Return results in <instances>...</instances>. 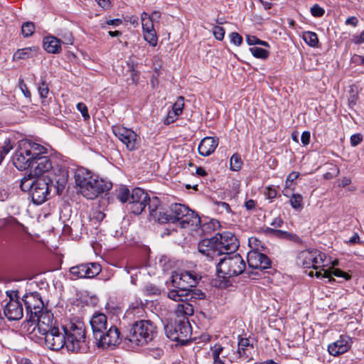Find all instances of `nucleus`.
Masks as SVG:
<instances>
[{
    "label": "nucleus",
    "instance_id": "f257e3e1",
    "mask_svg": "<svg viewBox=\"0 0 364 364\" xmlns=\"http://www.w3.org/2000/svg\"><path fill=\"white\" fill-rule=\"evenodd\" d=\"M30 171L31 173L35 176L51 171L48 179L52 184L55 183L54 188L56 194L60 195L65 190L68 179L67 168L60 164L53 162L48 156L38 154L32 161Z\"/></svg>",
    "mask_w": 364,
    "mask_h": 364
},
{
    "label": "nucleus",
    "instance_id": "f03ea898",
    "mask_svg": "<svg viewBox=\"0 0 364 364\" xmlns=\"http://www.w3.org/2000/svg\"><path fill=\"white\" fill-rule=\"evenodd\" d=\"M80 193L87 199H95L100 194L111 189L112 184L85 168H79L75 175Z\"/></svg>",
    "mask_w": 364,
    "mask_h": 364
},
{
    "label": "nucleus",
    "instance_id": "7ed1b4c3",
    "mask_svg": "<svg viewBox=\"0 0 364 364\" xmlns=\"http://www.w3.org/2000/svg\"><path fill=\"white\" fill-rule=\"evenodd\" d=\"M46 154L47 148L45 146L29 140H21L13 156V162L18 170H25L31 167L33 159L38 154Z\"/></svg>",
    "mask_w": 364,
    "mask_h": 364
},
{
    "label": "nucleus",
    "instance_id": "20e7f679",
    "mask_svg": "<svg viewBox=\"0 0 364 364\" xmlns=\"http://www.w3.org/2000/svg\"><path fill=\"white\" fill-rule=\"evenodd\" d=\"M198 279V277L191 272H174L171 276V282L174 289L168 291V297L171 300L186 299L189 294L188 289L195 287Z\"/></svg>",
    "mask_w": 364,
    "mask_h": 364
},
{
    "label": "nucleus",
    "instance_id": "39448f33",
    "mask_svg": "<svg viewBox=\"0 0 364 364\" xmlns=\"http://www.w3.org/2000/svg\"><path fill=\"white\" fill-rule=\"evenodd\" d=\"M157 334L156 326L149 320L135 322L125 340L134 346H144L151 341Z\"/></svg>",
    "mask_w": 364,
    "mask_h": 364
},
{
    "label": "nucleus",
    "instance_id": "423d86ee",
    "mask_svg": "<svg viewBox=\"0 0 364 364\" xmlns=\"http://www.w3.org/2000/svg\"><path fill=\"white\" fill-rule=\"evenodd\" d=\"M166 216V223L177 224L182 228L197 227L200 223V218L193 210L179 203L171 205Z\"/></svg>",
    "mask_w": 364,
    "mask_h": 364
},
{
    "label": "nucleus",
    "instance_id": "0eeeda50",
    "mask_svg": "<svg viewBox=\"0 0 364 364\" xmlns=\"http://www.w3.org/2000/svg\"><path fill=\"white\" fill-rule=\"evenodd\" d=\"M64 331L66 348L73 352L85 351V330L83 323L80 321L70 322L63 326Z\"/></svg>",
    "mask_w": 364,
    "mask_h": 364
},
{
    "label": "nucleus",
    "instance_id": "6e6552de",
    "mask_svg": "<svg viewBox=\"0 0 364 364\" xmlns=\"http://www.w3.org/2000/svg\"><path fill=\"white\" fill-rule=\"evenodd\" d=\"M245 269V262L238 253H227L217 264L218 275L224 278L237 276Z\"/></svg>",
    "mask_w": 364,
    "mask_h": 364
},
{
    "label": "nucleus",
    "instance_id": "1a4fd4ad",
    "mask_svg": "<svg viewBox=\"0 0 364 364\" xmlns=\"http://www.w3.org/2000/svg\"><path fill=\"white\" fill-rule=\"evenodd\" d=\"M326 255L316 249H306L301 251L296 257L299 265L304 268L317 269L324 267Z\"/></svg>",
    "mask_w": 364,
    "mask_h": 364
},
{
    "label": "nucleus",
    "instance_id": "9d476101",
    "mask_svg": "<svg viewBox=\"0 0 364 364\" xmlns=\"http://www.w3.org/2000/svg\"><path fill=\"white\" fill-rule=\"evenodd\" d=\"M112 132L129 151H135L139 147L140 137L132 129L118 125L112 127Z\"/></svg>",
    "mask_w": 364,
    "mask_h": 364
},
{
    "label": "nucleus",
    "instance_id": "9b49d317",
    "mask_svg": "<svg viewBox=\"0 0 364 364\" xmlns=\"http://www.w3.org/2000/svg\"><path fill=\"white\" fill-rule=\"evenodd\" d=\"M54 184L55 183L52 184L49 179H36V183H34V186L31 192L33 202L37 205L43 203L47 200L50 192L53 189L55 191Z\"/></svg>",
    "mask_w": 364,
    "mask_h": 364
},
{
    "label": "nucleus",
    "instance_id": "f8f14e48",
    "mask_svg": "<svg viewBox=\"0 0 364 364\" xmlns=\"http://www.w3.org/2000/svg\"><path fill=\"white\" fill-rule=\"evenodd\" d=\"M9 301L4 306V314L9 321L20 320L23 315V306L17 297V291L6 292Z\"/></svg>",
    "mask_w": 364,
    "mask_h": 364
},
{
    "label": "nucleus",
    "instance_id": "ddd939ff",
    "mask_svg": "<svg viewBox=\"0 0 364 364\" xmlns=\"http://www.w3.org/2000/svg\"><path fill=\"white\" fill-rule=\"evenodd\" d=\"M217 250H220L221 255L231 254L239 247L237 237L230 232H224L214 237Z\"/></svg>",
    "mask_w": 364,
    "mask_h": 364
},
{
    "label": "nucleus",
    "instance_id": "4468645a",
    "mask_svg": "<svg viewBox=\"0 0 364 364\" xmlns=\"http://www.w3.org/2000/svg\"><path fill=\"white\" fill-rule=\"evenodd\" d=\"M210 352L214 364H231L237 358L232 347L222 346L219 343L212 346Z\"/></svg>",
    "mask_w": 364,
    "mask_h": 364
},
{
    "label": "nucleus",
    "instance_id": "2eb2a0df",
    "mask_svg": "<svg viewBox=\"0 0 364 364\" xmlns=\"http://www.w3.org/2000/svg\"><path fill=\"white\" fill-rule=\"evenodd\" d=\"M72 279L93 278L101 272V267L97 263H86L73 266L70 268Z\"/></svg>",
    "mask_w": 364,
    "mask_h": 364
},
{
    "label": "nucleus",
    "instance_id": "dca6fc26",
    "mask_svg": "<svg viewBox=\"0 0 364 364\" xmlns=\"http://www.w3.org/2000/svg\"><path fill=\"white\" fill-rule=\"evenodd\" d=\"M46 346L50 350H58L66 347V341L64 331L56 327L50 330L44 336Z\"/></svg>",
    "mask_w": 364,
    "mask_h": 364
},
{
    "label": "nucleus",
    "instance_id": "f3484780",
    "mask_svg": "<svg viewBox=\"0 0 364 364\" xmlns=\"http://www.w3.org/2000/svg\"><path fill=\"white\" fill-rule=\"evenodd\" d=\"M24 302L27 314H30V318L38 316L41 313L44 308V304L41 295L36 292H30L23 296Z\"/></svg>",
    "mask_w": 364,
    "mask_h": 364
},
{
    "label": "nucleus",
    "instance_id": "a211bd4d",
    "mask_svg": "<svg viewBox=\"0 0 364 364\" xmlns=\"http://www.w3.org/2000/svg\"><path fill=\"white\" fill-rule=\"evenodd\" d=\"M148 193L143 189L136 188L132 190L131 200L129 202L132 213L135 215H139L147 205Z\"/></svg>",
    "mask_w": 364,
    "mask_h": 364
},
{
    "label": "nucleus",
    "instance_id": "6ab92c4d",
    "mask_svg": "<svg viewBox=\"0 0 364 364\" xmlns=\"http://www.w3.org/2000/svg\"><path fill=\"white\" fill-rule=\"evenodd\" d=\"M353 344L352 338L347 335H341L336 341L328 344L327 350L334 357H338L347 353Z\"/></svg>",
    "mask_w": 364,
    "mask_h": 364
},
{
    "label": "nucleus",
    "instance_id": "aec40b11",
    "mask_svg": "<svg viewBox=\"0 0 364 364\" xmlns=\"http://www.w3.org/2000/svg\"><path fill=\"white\" fill-rule=\"evenodd\" d=\"M98 346L107 348L116 346L120 343V333L116 326H111L106 333L97 336Z\"/></svg>",
    "mask_w": 364,
    "mask_h": 364
},
{
    "label": "nucleus",
    "instance_id": "412c9836",
    "mask_svg": "<svg viewBox=\"0 0 364 364\" xmlns=\"http://www.w3.org/2000/svg\"><path fill=\"white\" fill-rule=\"evenodd\" d=\"M30 319L37 320V330L42 336L57 327L53 323V314L48 311H42L38 316H34L33 318H30Z\"/></svg>",
    "mask_w": 364,
    "mask_h": 364
},
{
    "label": "nucleus",
    "instance_id": "4be33fe9",
    "mask_svg": "<svg viewBox=\"0 0 364 364\" xmlns=\"http://www.w3.org/2000/svg\"><path fill=\"white\" fill-rule=\"evenodd\" d=\"M247 263L252 269H265L270 267V260L263 253L257 250H251L247 254Z\"/></svg>",
    "mask_w": 364,
    "mask_h": 364
},
{
    "label": "nucleus",
    "instance_id": "5701e85b",
    "mask_svg": "<svg viewBox=\"0 0 364 364\" xmlns=\"http://www.w3.org/2000/svg\"><path fill=\"white\" fill-rule=\"evenodd\" d=\"M148 208L149 210V220L158 221L161 223H166L167 222V218L166 216V212L162 210L160 207V201L157 197H153L152 198H148Z\"/></svg>",
    "mask_w": 364,
    "mask_h": 364
},
{
    "label": "nucleus",
    "instance_id": "b1692460",
    "mask_svg": "<svg viewBox=\"0 0 364 364\" xmlns=\"http://www.w3.org/2000/svg\"><path fill=\"white\" fill-rule=\"evenodd\" d=\"M198 251L213 260L220 256V250H217L215 238L204 239L198 243Z\"/></svg>",
    "mask_w": 364,
    "mask_h": 364
},
{
    "label": "nucleus",
    "instance_id": "393cba45",
    "mask_svg": "<svg viewBox=\"0 0 364 364\" xmlns=\"http://www.w3.org/2000/svg\"><path fill=\"white\" fill-rule=\"evenodd\" d=\"M90 325L95 339H97V336L102 333L103 331L107 328V319L106 315L102 313H95L90 320Z\"/></svg>",
    "mask_w": 364,
    "mask_h": 364
},
{
    "label": "nucleus",
    "instance_id": "a878e982",
    "mask_svg": "<svg viewBox=\"0 0 364 364\" xmlns=\"http://www.w3.org/2000/svg\"><path fill=\"white\" fill-rule=\"evenodd\" d=\"M218 146V139L210 136L205 137L198 146V152L203 156H208L215 151Z\"/></svg>",
    "mask_w": 364,
    "mask_h": 364
},
{
    "label": "nucleus",
    "instance_id": "bb28decb",
    "mask_svg": "<svg viewBox=\"0 0 364 364\" xmlns=\"http://www.w3.org/2000/svg\"><path fill=\"white\" fill-rule=\"evenodd\" d=\"M188 296H186V299L182 300H174L175 301L179 302L175 309V313L177 316L187 318L188 316H191L194 313L193 306L188 301Z\"/></svg>",
    "mask_w": 364,
    "mask_h": 364
},
{
    "label": "nucleus",
    "instance_id": "cd10ccee",
    "mask_svg": "<svg viewBox=\"0 0 364 364\" xmlns=\"http://www.w3.org/2000/svg\"><path fill=\"white\" fill-rule=\"evenodd\" d=\"M175 327L178 336V341L186 340L191 335V327L187 318L176 321Z\"/></svg>",
    "mask_w": 364,
    "mask_h": 364
},
{
    "label": "nucleus",
    "instance_id": "c85d7f7f",
    "mask_svg": "<svg viewBox=\"0 0 364 364\" xmlns=\"http://www.w3.org/2000/svg\"><path fill=\"white\" fill-rule=\"evenodd\" d=\"M43 48L50 53H59L61 50V42L57 38L49 36L43 38Z\"/></svg>",
    "mask_w": 364,
    "mask_h": 364
},
{
    "label": "nucleus",
    "instance_id": "c756f323",
    "mask_svg": "<svg viewBox=\"0 0 364 364\" xmlns=\"http://www.w3.org/2000/svg\"><path fill=\"white\" fill-rule=\"evenodd\" d=\"M37 50L38 48L35 46L18 49L14 53L13 60L34 58L36 55Z\"/></svg>",
    "mask_w": 364,
    "mask_h": 364
},
{
    "label": "nucleus",
    "instance_id": "7c9ffc66",
    "mask_svg": "<svg viewBox=\"0 0 364 364\" xmlns=\"http://www.w3.org/2000/svg\"><path fill=\"white\" fill-rule=\"evenodd\" d=\"M250 341L246 338H240L238 341V349L236 353L237 358H247V351L250 347Z\"/></svg>",
    "mask_w": 364,
    "mask_h": 364
},
{
    "label": "nucleus",
    "instance_id": "2f4dec72",
    "mask_svg": "<svg viewBox=\"0 0 364 364\" xmlns=\"http://www.w3.org/2000/svg\"><path fill=\"white\" fill-rule=\"evenodd\" d=\"M31 175V173L21 180L20 188L24 192L30 191L31 193L34 186V183H36V180H34Z\"/></svg>",
    "mask_w": 364,
    "mask_h": 364
},
{
    "label": "nucleus",
    "instance_id": "473e14b6",
    "mask_svg": "<svg viewBox=\"0 0 364 364\" xmlns=\"http://www.w3.org/2000/svg\"><path fill=\"white\" fill-rule=\"evenodd\" d=\"M303 39L311 47H316L318 43L317 34L311 31H305L303 33Z\"/></svg>",
    "mask_w": 364,
    "mask_h": 364
},
{
    "label": "nucleus",
    "instance_id": "72a5a7b5",
    "mask_svg": "<svg viewBox=\"0 0 364 364\" xmlns=\"http://www.w3.org/2000/svg\"><path fill=\"white\" fill-rule=\"evenodd\" d=\"M13 149L11 139L6 138L0 142V162L3 160L6 155Z\"/></svg>",
    "mask_w": 364,
    "mask_h": 364
},
{
    "label": "nucleus",
    "instance_id": "f704fd0d",
    "mask_svg": "<svg viewBox=\"0 0 364 364\" xmlns=\"http://www.w3.org/2000/svg\"><path fill=\"white\" fill-rule=\"evenodd\" d=\"M141 21L143 31H148L154 29V22L149 18V15L147 13L143 12L141 14Z\"/></svg>",
    "mask_w": 364,
    "mask_h": 364
},
{
    "label": "nucleus",
    "instance_id": "c9c22d12",
    "mask_svg": "<svg viewBox=\"0 0 364 364\" xmlns=\"http://www.w3.org/2000/svg\"><path fill=\"white\" fill-rule=\"evenodd\" d=\"M144 40L151 46H156L158 42V38L155 29L148 31H143Z\"/></svg>",
    "mask_w": 364,
    "mask_h": 364
},
{
    "label": "nucleus",
    "instance_id": "e433bc0d",
    "mask_svg": "<svg viewBox=\"0 0 364 364\" xmlns=\"http://www.w3.org/2000/svg\"><path fill=\"white\" fill-rule=\"evenodd\" d=\"M131 194L129 190L126 186H121L118 190L117 198L123 203L131 200Z\"/></svg>",
    "mask_w": 364,
    "mask_h": 364
},
{
    "label": "nucleus",
    "instance_id": "4c0bfd02",
    "mask_svg": "<svg viewBox=\"0 0 364 364\" xmlns=\"http://www.w3.org/2000/svg\"><path fill=\"white\" fill-rule=\"evenodd\" d=\"M290 204L296 210L303 208V196L301 194H293L290 198Z\"/></svg>",
    "mask_w": 364,
    "mask_h": 364
},
{
    "label": "nucleus",
    "instance_id": "58836bf2",
    "mask_svg": "<svg viewBox=\"0 0 364 364\" xmlns=\"http://www.w3.org/2000/svg\"><path fill=\"white\" fill-rule=\"evenodd\" d=\"M38 92L40 95V97L42 99V102H44L45 100L48 97L50 94V90L48 84L45 80H41L38 87Z\"/></svg>",
    "mask_w": 364,
    "mask_h": 364
},
{
    "label": "nucleus",
    "instance_id": "ea45409f",
    "mask_svg": "<svg viewBox=\"0 0 364 364\" xmlns=\"http://www.w3.org/2000/svg\"><path fill=\"white\" fill-rule=\"evenodd\" d=\"M251 53L257 58L266 59L269 56V51L259 47H252L250 48Z\"/></svg>",
    "mask_w": 364,
    "mask_h": 364
},
{
    "label": "nucleus",
    "instance_id": "a19ab883",
    "mask_svg": "<svg viewBox=\"0 0 364 364\" xmlns=\"http://www.w3.org/2000/svg\"><path fill=\"white\" fill-rule=\"evenodd\" d=\"M242 161L240 155L235 154L230 158V169L237 171H239L242 166Z\"/></svg>",
    "mask_w": 364,
    "mask_h": 364
},
{
    "label": "nucleus",
    "instance_id": "79ce46f5",
    "mask_svg": "<svg viewBox=\"0 0 364 364\" xmlns=\"http://www.w3.org/2000/svg\"><path fill=\"white\" fill-rule=\"evenodd\" d=\"M35 31V25L32 22H26L21 26V32L24 37L31 36Z\"/></svg>",
    "mask_w": 364,
    "mask_h": 364
},
{
    "label": "nucleus",
    "instance_id": "37998d69",
    "mask_svg": "<svg viewBox=\"0 0 364 364\" xmlns=\"http://www.w3.org/2000/svg\"><path fill=\"white\" fill-rule=\"evenodd\" d=\"M165 331L167 337L172 341H178V336L176 332L175 325L168 324L165 326Z\"/></svg>",
    "mask_w": 364,
    "mask_h": 364
},
{
    "label": "nucleus",
    "instance_id": "c03bdc74",
    "mask_svg": "<svg viewBox=\"0 0 364 364\" xmlns=\"http://www.w3.org/2000/svg\"><path fill=\"white\" fill-rule=\"evenodd\" d=\"M330 278H328V282H331L334 279L332 278V276H335L337 277L344 278L346 280H348L350 278V276L348 275L346 272H343L339 269H329Z\"/></svg>",
    "mask_w": 364,
    "mask_h": 364
},
{
    "label": "nucleus",
    "instance_id": "a18cd8bd",
    "mask_svg": "<svg viewBox=\"0 0 364 364\" xmlns=\"http://www.w3.org/2000/svg\"><path fill=\"white\" fill-rule=\"evenodd\" d=\"M184 107V98L183 97H178L177 100L175 102V103L173 105L172 110L176 114L180 115Z\"/></svg>",
    "mask_w": 364,
    "mask_h": 364
},
{
    "label": "nucleus",
    "instance_id": "49530a36",
    "mask_svg": "<svg viewBox=\"0 0 364 364\" xmlns=\"http://www.w3.org/2000/svg\"><path fill=\"white\" fill-rule=\"evenodd\" d=\"M318 269H315V272L310 271L309 275L310 277L316 276L317 278H327L328 279L330 278L329 269H324L323 268Z\"/></svg>",
    "mask_w": 364,
    "mask_h": 364
},
{
    "label": "nucleus",
    "instance_id": "de8ad7c7",
    "mask_svg": "<svg viewBox=\"0 0 364 364\" xmlns=\"http://www.w3.org/2000/svg\"><path fill=\"white\" fill-rule=\"evenodd\" d=\"M246 41L249 45H261L264 46H269L267 42L261 41L255 36L247 35L246 37Z\"/></svg>",
    "mask_w": 364,
    "mask_h": 364
},
{
    "label": "nucleus",
    "instance_id": "09e8293b",
    "mask_svg": "<svg viewBox=\"0 0 364 364\" xmlns=\"http://www.w3.org/2000/svg\"><path fill=\"white\" fill-rule=\"evenodd\" d=\"M188 300L191 299H200L205 297V294L200 289H188Z\"/></svg>",
    "mask_w": 364,
    "mask_h": 364
},
{
    "label": "nucleus",
    "instance_id": "8fccbe9b",
    "mask_svg": "<svg viewBox=\"0 0 364 364\" xmlns=\"http://www.w3.org/2000/svg\"><path fill=\"white\" fill-rule=\"evenodd\" d=\"M311 14L314 17H321L325 13V10L318 4H316L311 8Z\"/></svg>",
    "mask_w": 364,
    "mask_h": 364
},
{
    "label": "nucleus",
    "instance_id": "3c124183",
    "mask_svg": "<svg viewBox=\"0 0 364 364\" xmlns=\"http://www.w3.org/2000/svg\"><path fill=\"white\" fill-rule=\"evenodd\" d=\"M265 232L267 233V234L274 235H275L277 237H284L286 235H289L287 232H284V231H282V230H275V229H273V228H266Z\"/></svg>",
    "mask_w": 364,
    "mask_h": 364
},
{
    "label": "nucleus",
    "instance_id": "603ef678",
    "mask_svg": "<svg viewBox=\"0 0 364 364\" xmlns=\"http://www.w3.org/2000/svg\"><path fill=\"white\" fill-rule=\"evenodd\" d=\"M213 35L216 39L222 41L225 36V29L221 26H215L213 28Z\"/></svg>",
    "mask_w": 364,
    "mask_h": 364
},
{
    "label": "nucleus",
    "instance_id": "864d4df0",
    "mask_svg": "<svg viewBox=\"0 0 364 364\" xmlns=\"http://www.w3.org/2000/svg\"><path fill=\"white\" fill-rule=\"evenodd\" d=\"M178 116L179 115L176 114V113H175L174 112L169 111L168 112L166 117L164 119V122L165 124H170L175 122Z\"/></svg>",
    "mask_w": 364,
    "mask_h": 364
},
{
    "label": "nucleus",
    "instance_id": "5fc2aeb1",
    "mask_svg": "<svg viewBox=\"0 0 364 364\" xmlns=\"http://www.w3.org/2000/svg\"><path fill=\"white\" fill-rule=\"evenodd\" d=\"M230 37L231 43H234L236 46L241 45V43L242 42V38L239 33H235V32L232 33L230 34Z\"/></svg>",
    "mask_w": 364,
    "mask_h": 364
},
{
    "label": "nucleus",
    "instance_id": "6e6d98bb",
    "mask_svg": "<svg viewBox=\"0 0 364 364\" xmlns=\"http://www.w3.org/2000/svg\"><path fill=\"white\" fill-rule=\"evenodd\" d=\"M77 109L79 112H81L82 117L85 119H88L90 117V115L88 114L87 108L86 105L82 102H79L77 105Z\"/></svg>",
    "mask_w": 364,
    "mask_h": 364
},
{
    "label": "nucleus",
    "instance_id": "4d7b16f0",
    "mask_svg": "<svg viewBox=\"0 0 364 364\" xmlns=\"http://www.w3.org/2000/svg\"><path fill=\"white\" fill-rule=\"evenodd\" d=\"M249 245L252 250H259V247H262L261 242L258 240L256 237H250L249 239Z\"/></svg>",
    "mask_w": 364,
    "mask_h": 364
},
{
    "label": "nucleus",
    "instance_id": "13d9d810",
    "mask_svg": "<svg viewBox=\"0 0 364 364\" xmlns=\"http://www.w3.org/2000/svg\"><path fill=\"white\" fill-rule=\"evenodd\" d=\"M363 135L361 134H355L350 136V144L353 146H356L363 141Z\"/></svg>",
    "mask_w": 364,
    "mask_h": 364
},
{
    "label": "nucleus",
    "instance_id": "bf43d9fd",
    "mask_svg": "<svg viewBox=\"0 0 364 364\" xmlns=\"http://www.w3.org/2000/svg\"><path fill=\"white\" fill-rule=\"evenodd\" d=\"M19 87L26 97H31V92L28 90L26 83L23 80L19 81Z\"/></svg>",
    "mask_w": 364,
    "mask_h": 364
},
{
    "label": "nucleus",
    "instance_id": "052dcab7",
    "mask_svg": "<svg viewBox=\"0 0 364 364\" xmlns=\"http://www.w3.org/2000/svg\"><path fill=\"white\" fill-rule=\"evenodd\" d=\"M311 134L309 132H304L301 136V141L303 145L306 146L310 142Z\"/></svg>",
    "mask_w": 364,
    "mask_h": 364
},
{
    "label": "nucleus",
    "instance_id": "680f3d73",
    "mask_svg": "<svg viewBox=\"0 0 364 364\" xmlns=\"http://www.w3.org/2000/svg\"><path fill=\"white\" fill-rule=\"evenodd\" d=\"M351 183V179L348 177H343L338 181V186L345 188Z\"/></svg>",
    "mask_w": 364,
    "mask_h": 364
},
{
    "label": "nucleus",
    "instance_id": "e2e57ef3",
    "mask_svg": "<svg viewBox=\"0 0 364 364\" xmlns=\"http://www.w3.org/2000/svg\"><path fill=\"white\" fill-rule=\"evenodd\" d=\"M345 23L346 25H350L353 27H355L357 26L358 23V19L357 17L355 16H350V17H348L346 20V22Z\"/></svg>",
    "mask_w": 364,
    "mask_h": 364
},
{
    "label": "nucleus",
    "instance_id": "0e129e2a",
    "mask_svg": "<svg viewBox=\"0 0 364 364\" xmlns=\"http://www.w3.org/2000/svg\"><path fill=\"white\" fill-rule=\"evenodd\" d=\"M265 195L269 199H273L277 196V191L274 188L268 187L265 191Z\"/></svg>",
    "mask_w": 364,
    "mask_h": 364
},
{
    "label": "nucleus",
    "instance_id": "69168bd1",
    "mask_svg": "<svg viewBox=\"0 0 364 364\" xmlns=\"http://www.w3.org/2000/svg\"><path fill=\"white\" fill-rule=\"evenodd\" d=\"M207 226L210 230H215L217 227H219V222L216 220H211L209 223L203 225V227Z\"/></svg>",
    "mask_w": 364,
    "mask_h": 364
},
{
    "label": "nucleus",
    "instance_id": "338daca9",
    "mask_svg": "<svg viewBox=\"0 0 364 364\" xmlns=\"http://www.w3.org/2000/svg\"><path fill=\"white\" fill-rule=\"evenodd\" d=\"M96 1L100 6L105 9H109L111 6V2L109 0H96Z\"/></svg>",
    "mask_w": 364,
    "mask_h": 364
},
{
    "label": "nucleus",
    "instance_id": "774afa93",
    "mask_svg": "<svg viewBox=\"0 0 364 364\" xmlns=\"http://www.w3.org/2000/svg\"><path fill=\"white\" fill-rule=\"evenodd\" d=\"M355 44H360L364 43V31L361 32L359 36H355L353 39Z\"/></svg>",
    "mask_w": 364,
    "mask_h": 364
}]
</instances>
